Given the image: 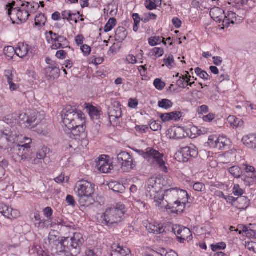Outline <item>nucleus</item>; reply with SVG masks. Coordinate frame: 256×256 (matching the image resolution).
Returning a JSON list of instances; mask_svg holds the SVG:
<instances>
[{
    "instance_id": "obj_18",
    "label": "nucleus",
    "mask_w": 256,
    "mask_h": 256,
    "mask_svg": "<svg viewBox=\"0 0 256 256\" xmlns=\"http://www.w3.org/2000/svg\"><path fill=\"white\" fill-rule=\"evenodd\" d=\"M241 18L237 16L236 14L232 11L225 12L222 22V25L224 27H228L230 24L240 22Z\"/></svg>"
},
{
    "instance_id": "obj_24",
    "label": "nucleus",
    "mask_w": 256,
    "mask_h": 256,
    "mask_svg": "<svg viewBox=\"0 0 256 256\" xmlns=\"http://www.w3.org/2000/svg\"><path fill=\"white\" fill-rule=\"evenodd\" d=\"M225 12L218 7L212 8L210 12L211 18L217 22H223Z\"/></svg>"
},
{
    "instance_id": "obj_40",
    "label": "nucleus",
    "mask_w": 256,
    "mask_h": 256,
    "mask_svg": "<svg viewBox=\"0 0 256 256\" xmlns=\"http://www.w3.org/2000/svg\"><path fill=\"white\" fill-rule=\"evenodd\" d=\"M218 137L216 135H211L209 136L207 143L211 148H218Z\"/></svg>"
},
{
    "instance_id": "obj_26",
    "label": "nucleus",
    "mask_w": 256,
    "mask_h": 256,
    "mask_svg": "<svg viewBox=\"0 0 256 256\" xmlns=\"http://www.w3.org/2000/svg\"><path fill=\"white\" fill-rule=\"evenodd\" d=\"M181 153L182 156L187 159H188V157H195L198 154L197 150L192 144L182 148Z\"/></svg>"
},
{
    "instance_id": "obj_12",
    "label": "nucleus",
    "mask_w": 256,
    "mask_h": 256,
    "mask_svg": "<svg viewBox=\"0 0 256 256\" xmlns=\"http://www.w3.org/2000/svg\"><path fill=\"white\" fill-rule=\"evenodd\" d=\"M96 168L102 173L107 174L113 168V164L110 156L102 155L96 160Z\"/></svg>"
},
{
    "instance_id": "obj_3",
    "label": "nucleus",
    "mask_w": 256,
    "mask_h": 256,
    "mask_svg": "<svg viewBox=\"0 0 256 256\" xmlns=\"http://www.w3.org/2000/svg\"><path fill=\"white\" fill-rule=\"evenodd\" d=\"M95 186L86 180L78 182L76 184L74 192L78 198L82 206H88L95 202Z\"/></svg>"
},
{
    "instance_id": "obj_7",
    "label": "nucleus",
    "mask_w": 256,
    "mask_h": 256,
    "mask_svg": "<svg viewBox=\"0 0 256 256\" xmlns=\"http://www.w3.org/2000/svg\"><path fill=\"white\" fill-rule=\"evenodd\" d=\"M32 143L31 138L20 134L15 143V148L18 155L22 160H26L30 162L32 152L31 150L30 144Z\"/></svg>"
},
{
    "instance_id": "obj_61",
    "label": "nucleus",
    "mask_w": 256,
    "mask_h": 256,
    "mask_svg": "<svg viewBox=\"0 0 256 256\" xmlns=\"http://www.w3.org/2000/svg\"><path fill=\"white\" fill-rule=\"evenodd\" d=\"M67 53L63 50H58L56 54V56L58 58L64 60L66 58Z\"/></svg>"
},
{
    "instance_id": "obj_1",
    "label": "nucleus",
    "mask_w": 256,
    "mask_h": 256,
    "mask_svg": "<svg viewBox=\"0 0 256 256\" xmlns=\"http://www.w3.org/2000/svg\"><path fill=\"white\" fill-rule=\"evenodd\" d=\"M61 116L64 125L72 131L74 136L84 134L85 117L84 113L76 108L68 106L62 112Z\"/></svg>"
},
{
    "instance_id": "obj_55",
    "label": "nucleus",
    "mask_w": 256,
    "mask_h": 256,
    "mask_svg": "<svg viewBox=\"0 0 256 256\" xmlns=\"http://www.w3.org/2000/svg\"><path fill=\"white\" fill-rule=\"evenodd\" d=\"M4 76L6 78L8 82L13 81L14 75L12 70H6L4 72Z\"/></svg>"
},
{
    "instance_id": "obj_30",
    "label": "nucleus",
    "mask_w": 256,
    "mask_h": 256,
    "mask_svg": "<svg viewBox=\"0 0 256 256\" xmlns=\"http://www.w3.org/2000/svg\"><path fill=\"white\" fill-rule=\"evenodd\" d=\"M90 116L93 120H98L100 115L101 111L96 107L88 104L86 107Z\"/></svg>"
},
{
    "instance_id": "obj_16",
    "label": "nucleus",
    "mask_w": 256,
    "mask_h": 256,
    "mask_svg": "<svg viewBox=\"0 0 256 256\" xmlns=\"http://www.w3.org/2000/svg\"><path fill=\"white\" fill-rule=\"evenodd\" d=\"M0 213L10 219L17 218L20 216V214L18 210L13 209L9 206L4 203H0Z\"/></svg>"
},
{
    "instance_id": "obj_10",
    "label": "nucleus",
    "mask_w": 256,
    "mask_h": 256,
    "mask_svg": "<svg viewBox=\"0 0 256 256\" xmlns=\"http://www.w3.org/2000/svg\"><path fill=\"white\" fill-rule=\"evenodd\" d=\"M118 162L121 165V169L124 172H128L136 166V162L129 153L123 151L117 154Z\"/></svg>"
},
{
    "instance_id": "obj_32",
    "label": "nucleus",
    "mask_w": 256,
    "mask_h": 256,
    "mask_svg": "<svg viewBox=\"0 0 256 256\" xmlns=\"http://www.w3.org/2000/svg\"><path fill=\"white\" fill-rule=\"evenodd\" d=\"M25 5L26 8V10H28V14L35 12L40 8V4L34 2H27L26 4H23L22 6L24 7Z\"/></svg>"
},
{
    "instance_id": "obj_49",
    "label": "nucleus",
    "mask_w": 256,
    "mask_h": 256,
    "mask_svg": "<svg viewBox=\"0 0 256 256\" xmlns=\"http://www.w3.org/2000/svg\"><path fill=\"white\" fill-rule=\"evenodd\" d=\"M154 86L159 90H162L166 86V83L160 78H156L154 82Z\"/></svg>"
},
{
    "instance_id": "obj_48",
    "label": "nucleus",
    "mask_w": 256,
    "mask_h": 256,
    "mask_svg": "<svg viewBox=\"0 0 256 256\" xmlns=\"http://www.w3.org/2000/svg\"><path fill=\"white\" fill-rule=\"evenodd\" d=\"M226 244L224 242H220L216 244L211 245V248L212 251L216 252L218 250H224L226 248Z\"/></svg>"
},
{
    "instance_id": "obj_23",
    "label": "nucleus",
    "mask_w": 256,
    "mask_h": 256,
    "mask_svg": "<svg viewBox=\"0 0 256 256\" xmlns=\"http://www.w3.org/2000/svg\"><path fill=\"white\" fill-rule=\"evenodd\" d=\"M31 48L26 43L19 42L16 48V54L20 58H24L30 52Z\"/></svg>"
},
{
    "instance_id": "obj_53",
    "label": "nucleus",
    "mask_w": 256,
    "mask_h": 256,
    "mask_svg": "<svg viewBox=\"0 0 256 256\" xmlns=\"http://www.w3.org/2000/svg\"><path fill=\"white\" fill-rule=\"evenodd\" d=\"M145 6L148 10L156 9L158 6L152 0H146L145 2Z\"/></svg>"
},
{
    "instance_id": "obj_19",
    "label": "nucleus",
    "mask_w": 256,
    "mask_h": 256,
    "mask_svg": "<svg viewBox=\"0 0 256 256\" xmlns=\"http://www.w3.org/2000/svg\"><path fill=\"white\" fill-rule=\"evenodd\" d=\"M167 136L170 139H182L185 137L184 129L180 126H174L168 130Z\"/></svg>"
},
{
    "instance_id": "obj_35",
    "label": "nucleus",
    "mask_w": 256,
    "mask_h": 256,
    "mask_svg": "<svg viewBox=\"0 0 256 256\" xmlns=\"http://www.w3.org/2000/svg\"><path fill=\"white\" fill-rule=\"evenodd\" d=\"M164 54V49L162 48H154L150 51V56L152 59H156L163 56Z\"/></svg>"
},
{
    "instance_id": "obj_44",
    "label": "nucleus",
    "mask_w": 256,
    "mask_h": 256,
    "mask_svg": "<svg viewBox=\"0 0 256 256\" xmlns=\"http://www.w3.org/2000/svg\"><path fill=\"white\" fill-rule=\"evenodd\" d=\"M229 172L236 178H239L242 174V170L238 166H234L230 168Z\"/></svg>"
},
{
    "instance_id": "obj_63",
    "label": "nucleus",
    "mask_w": 256,
    "mask_h": 256,
    "mask_svg": "<svg viewBox=\"0 0 256 256\" xmlns=\"http://www.w3.org/2000/svg\"><path fill=\"white\" fill-rule=\"evenodd\" d=\"M138 102L136 99L130 98L128 100V106L132 108H136L138 106Z\"/></svg>"
},
{
    "instance_id": "obj_33",
    "label": "nucleus",
    "mask_w": 256,
    "mask_h": 256,
    "mask_svg": "<svg viewBox=\"0 0 256 256\" xmlns=\"http://www.w3.org/2000/svg\"><path fill=\"white\" fill-rule=\"evenodd\" d=\"M228 122L234 128L240 126L243 124L242 120L234 116H230L228 118Z\"/></svg>"
},
{
    "instance_id": "obj_59",
    "label": "nucleus",
    "mask_w": 256,
    "mask_h": 256,
    "mask_svg": "<svg viewBox=\"0 0 256 256\" xmlns=\"http://www.w3.org/2000/svg\"><path fill=\"white\" fill-rule=\"evenodd\" d=\"M208 108L206 105H202L198 108L197 112L199 114H204L208 112Z\"/></svg>"
},
{
    "instance_id": "obj_20",
    "label": "nucleus",
    "mask_w": 256,
    "mask_h": 256,
    "mask_svg": "<svg viewBox=\"0 0 256 256\" xmlns=\"http://www.w3.org/2000/svg\"><path fill=\"white\" fill-rule=\"evenodd\" d=\"M49 148L44 146L38 152L36 156L32 152L30 163L34 164H38L41 163L42 160L46 158V156L49 153Z\"/></svg>"
},
{
    "instance_id": "obj_39",
    "label": "nucleus",
    "mask_w": 256,
    "mask_h": 256,
    "mask_svg": "<svg viewBox=\"0 0 256 256\" xmlns=\"http://www.w3.org/2000/svg\"><path fill=\"white\" fill-rule=\"evenodd\" d=\"M218 149L221 150L228 146L230 143V140L225 136L222 135L218 136Z\"/></svg>"
},
{
    "instance_id": "obj_6",
    "label": "nucleus",
    "mask_w": 256,
    "mask_h": 256,
    "mask_svg": "<svg viewBox=\"0 0 256 256\" xmlns=\"http://www.w3.org/2000/svg\"><path fill=\"white\" fill-rule=\"evenodd\" d=\"M136 151L150 164L158 166L163 172H166L167 168L163 160V154L158 151L150 148H147L145 151L140 150Z\"/></svg>"
},
{
    "instance_id": "obj_13",
    "label": "nucleus",
    "mask_w": 256,
    "mask_h": 256,
    "mask_svg": "<svg viewBox=\"0 0 256 256\" xmlns=\"http://www.w3.org/2000/svg\"><path fill=\"white\" fill-rule=\"evenodd\" d=\"M8 14L14 23H18L16 22L17 20L20 22H25L29 16L28 10L24 9L10 8L8 10Z\"/></svg>"
},
{
    "instance_id": "obj_17",
    "label": "nucleus",
    "mask_w": 256,
    "mask_h": 256,
    "mask_svg": "<svg viewBox=\"0 0 256 256\" xmlns=\"http://www.w3.org/2000/svg\"><path fill=\"white\" fill-rule=\"evenodd\" d=\"M178 188H171L166 190L164 193V200L168 202L166 206L167 209H170V205H175V202L177 200Z\"/></svg>"
},
{
    "instance_id": "obj_52",
    "label": "nucleus",
    "mask_w": 256,
    "mask_h": 256,
    "mask_svg": "<svg viewBox=\"0 0 256 256\" xmlns=\"http://www.w3.org/2000/svg\"><path fill=\"white\" fill-rule=\"evenodd\" d=\"M193 188L195 191L202 192L206 190V186L204 184L200 182H196L194 184Z\"/></svg>"
},
{
    "instance_id": "obj_5",
    "label": "nucleus",
    "mask_w": 256,
    "mask_h": 256,
    "mask_svg": "<svg viewBox=\"0 0 256 256\" xmlns=\"http://www.w3.org/2000/svg\"><path fill=\"white\" fill-rule=\"evenodd\" d=\"M162 179L156 177L149 178L145 186L146 194L151 200L156 202L164 200V192L162 191Z\"/></svg>"
},
{
    "instance_id": "obj_37",
    "label": "nucleus",
    "mask_w": 256,
    "mask_h": 256,
    "mask_svg": "<svg viewBox=\"0 0 256 256\" xmlns=\"http://www.w3.org/2000/svg\"><path fill=\"white\" fill-rule=\"evenodd\" d=\"M164 64L162 65V66H166V67L169 68H172L174 67V57L172 55H166L164 59Z\"/></svg>"
},
{
    "instance_id": "obj_57",
    "label": "nucleus",
    "mask_w": 256,
    "mask_h": 256,
    "mask_svg": "<svg viewBox=\"0 0 256 256\" xmlns=\"http://www.w3.org/2000/svg\"><path fill=\"white\" fill-rule=\"evenodd\" d=\"M150 128L154 131L158 130L161 128V125L158 122L156 121L152 122L150 124Z\"/></svg>"
},
{
    "instance_id": "obj_31",
    "label": "nucleus",
    "mask_w": 256,
    "mask_h": 256,
    "mask_svg": "<svg viewBox=\"0 0 256 256\" xmlns=\"http://www.w3.org/2000/svg\"><path fill=\"white\" fill-rule=\"evenodd\" d=\"M122 116V112L120 107L112 108L110 110L109 116L110 120L120 118Z\"/></svg>"
},
{
    "instance_id": "obj_34",
    "label": "nucleus",
    "mask_w": 256,
    "mask_h": 256,
    "mask_svg": "<svg viewBox=\"0 0 256 256\" xmlns=\"http://www.w3.org/2000/svg\"><path fill=\"white\" fill-rule=\"evenodd\" d=\"M244 166L246 173V176L253 180H256V171L254 168L248 164H244Z\"/></svg>"
},
{
    "instance_id": "obj_36",
    "label": "nucleus",
    "mask_w": 256,
    "mask_h": 256,
    "mask_svg": "<svg viewBox=\"0 0 256 256\" xmlns=\"http://www.w3.org/2000/svg\"><path fill=\"white\" fill-rule=\"evenodd\" d=\"M50 222H51L48 219H41L38 222H36L34 226L39 229H47L51 225Z\"/></svg>"
},
{
    "instance_id": "obj_50",
    "label": "nucleus",
    "mask_w": 256,
    "mask_h": 256,
    "mask_svg": "<svg viewBox=\"0 0 256 256\" xmlns=\"http://www.w3.org/2000/svg\"><path fill=\"white\" fill-rule=\"evenodd\" d=\"M43 213L44 216L51 222L52 219V216L53 214L52 208L49 206L46 207L44 209Z\"/></svg>"
},
{
    "instance_id": "obj_28",
    "label": "nucleus",
    "mask_w": 256,
    "mask_h": 256,
    "mask_svg": "<svg viewBox=\"0 0 256 256\" xmlns=\"http://www.w3.org/2000/svg\"><path fill=\"white\" fill-rule=\"evenodd\" d=\"M62 17L64 20H67L69 22H74L76 23L79 18V13H74L69 10H66L62 12Z\"/></svg>"
},
{
    "instance_id": "obj_29",
    "label": "nucleus",
    "mask_w": 256,
    "mask_h": 256,
    "mask_svg": "<svg viewBox=\"0 0 256 256\" xmlns=\"http://www.w3.org/2000/svg\"><path fill=\"white\" fill-rule=\"evenodd\" d=\"M130 253V250L128 248L118 245L116 248L112 250L111 256H129Z\"/></svg>"
},
{
    "instance_id": "obj_22",
    "label": "nucleus",
    "mask_w": 256,
    "mask_h": 256,
    "mask_svg": "<svg viewBox=\"0 0 256 256\" xmlns=\"http://www.w3.org/2000/svg\"><path fill=\"white\" fill-rule=\"evenodd\" d=\"M144 224L146 230L150 233L157 234H162L165 231V228L161 224L145 223Z\"/></svg>"
},
{
    "instance_id": "obj_56",
    "label": "nucleus",
    "mask_w": 256,
    "mask_h": 256,
    "mask_svg": "<svg viewBox=\"0 0 256 256\" xmlns=\"http://www.w3.org/2000/svg\"><path fill=\"white\" fill-rule=\"evenodd\" d=\"M66 201L68 206L73 208L76 206V203L73 196L70 194L68 195L66 197Z\"/></svg>"
},
{
    "instance_id": "obj_9",
    "label": "nucleus",
    "mask_w": 256,
    "mask_h": 256,
    "mask_svg": "<svg viewBox=\"0 0 256 256\" xmlns=\"http://www.w3.org/2000/svg\"><path fill=\"white\" fill-rule=\"evenodd\" d=\"M20 134L8 130L0 131V148L8 150L14 144Z\"/></svg>"
},
{
    "instance_id": "obj_46",
    "label": "nucleus",
    "mask_w": 256,
    "mask_h": 256,
    "mask_svg": "<svg viewBox=\"0 0 256 256\" xmlns=\"http://www.w3.org/2000/svg\"><path fill=\"white\" fill-rule=\"evenodd\" d=\"M195 72L197 76H198L200 78L204 80H208L210 78L209 75L207 74V72L203 70H202L200 68H195Z\"/></svg>"
},
{
    "instance_id": "obj_62",
    "label": "nucleus",
    "mask_w": 256,
    "mask_h": 256,
    "mask_svg": "<svg viewBox=\"0 0 256 256\" xmlns=\"http://www.w3.org/2000/svg\"><path fill=\"white\" fill-rule=\"evenodd\" d=\"M162 255L164 256H178V254L175 251L172 250H163L162 251Z\"/></svg>"
},
{
    "instance_id": "obj_60",
    "label": "nucleus",
    "mask_w": 256,
    "mask_h": 256,
    "mask_svg": "<svg viewBox=\"0 0 256 256\" xmlns=\"http://www.w3.org/2000/svg\"><path fill=\"white\" fill-rule=\"evenodd\" d=\"M80 49L85 56H88L91 52L90 47L86 44L82 45Z\"/></svg>"
},
{
    "instance_id": "obj_14",
    "label": "nucleus",
    "mask_w": 256,
    "mask_h": 256,
    "mask_svg": "<svg viewBox=\"0 0 256 256\" xmlns=\"http://www.w3.org/2000/svg\"><path fill=\"white\" fill-rule=\"evenodd\" d=\"M38 112L34 110H28L27 112H22L19 115V119L23 122L26 127L32 128H34L33 124L38 119Z\"/></svg>"
},
{
    "instance_id": "obj_15",
    "label": "nucleus",
    "mask_w": 256,
    "mask_h": 256,
    "mask_svg": "<svg viewBox=\"0 0 256 256\" xmlns=\"http://www.w3.org/2000/svg\"><path fill=\"white\" fill-rule=\"evenodd\" d=\"M46 79L50 82L58 78L60 76V70L56 64H52L44 70Z\"/></svg>"
},
{
    "instance_id": "obj_27",
    "label": "nucleus",
    "mask_w": 256,
    "mask_h": 256,
    "mask_svg": "<svg viewBox=\"0 0 256 256\" xmlns=\"http://www.w3.org/2000/svg\"><path fill=\"white\" fill-rule=\"evenodd\" d=\"M244 144L248 148H256V134H249L244 136L242 138Z\"/></svg>"
},
{
    "instance_id": "obj_45",
    "label": "nucleus",
    "mask_w": 256,
    "mask_h": 256,
    "mask_svg": "<svg viewBox=\"0 0 256 256\" xmlns=\"http://www.w3.org/2000/svg\"><path fill=\"white\" fill-rule=\"evenodd\" d=\"M149 44L152 46L158 45L162 42V38L159 36L150 37L148 40Z\"/></svg>"
},
{
    "instance_id": "obj_41",
    "label": "nucleus",
    "mask_w": 256,
    "mask_h": 256,
    "mask_svg": "<svg viewBox=\"0 0 256 256\" xmlns=\"http://www.w3.org/2000/svg\"><path fill=\"white\" fill-rule=\"evenodd\" d=\"M158 106L160 108L168 110L172 106L173 104L171 100H169L162 99L158 102Z\"/></svg>"
},
{
    "instance_id": "obj_42",
    "label": "nucleus",
    "mask_w": 256,
    "mask_h": 256,
    "mask_svg": "<svg viewBox=\"0 0 256 256\" xmlns=\"http://www.w3.org/2000/svg\"><path fill=\"white\" fill-rule=\"evenodd\" d=\"M4 52L6 56L12 58L14 54H16V49L12 46H6L4 50Z\"/></svg>"
},
{
    "instance_id": "obj_25",
    "label": "nucleus",
    "mask_w": 256,
    "mask_h": 256,
    "mask_svg": "<svg viewBox=\"0 0 256 256\" xmlns=\"http://www.w3.org/2000/svg\"><path fill=\"white\" fill-rule=\"evenodd\" d=\"M182 116V114L180 112H173L170 113L162 114L160 118L163 122H167L170 120L177 121Z\"/></svg>"
},
{
    "instance_id": "obj_11",
    "label": "nucleus",
    "mask_w": 256,
    "mask_h": 256,
    "mask_svg": "<svg viewBox=\"0 0 256 256\" xmlns=\"http://www.w3.org/2000/svg\"><path fill=\"white\" fill-rule=\"evenodd\" d=\"M172 231L176 236L178 240L180 243H184L185 241L189 242L192 240L191 231L186 227L178 224L174 225Z\"/></svg>"
},
{
    "instance_id": "obj_64",
    "label": "nucleus",
    "mask_w": 256,
    "mask_h": 256,
    "mask_svg": "<svg viewBox=\"0 0 256 256\" xmlns=\"http://www.w3.org/2000/svg\"><path fill=\"white\" fill-rule=\"evenodd\" d=\"M245 236L248 238L256 237V231L252 230L250 228H248V230Z\"/></svg>"
},
{
    "instance_id": "obj_2",
    "label": "nucleus",
    "mask_w": 256,
    "mask_h": 256,
    "mask_svg": "<svg viewBox=\"0 0 256 256\" xmlns=\"http://www.w3.org/2000/svg\"><path fill=\"white\" fill-rule=\"evenodd\" d=\"M84 239L81 234L76 232L70 238H64L54 242L53 251L60 256H76L80 252V246Z\"/></svg>"
},
{
    "instance_id": "obj_54",
    "label": "nucleus",
    "mask_w": 256,
    "mask_h": 256,
    "mask_svg": "<svg viewBox=\"0 0 256 256\" xmlns=\"http://www.w3.org/2000/svg\"><path fill=\"white\" fill-rule=\"evenodd\" d=\"M230 80V76L226 73H222L220 76L216 77V80L219 83L222 82L223 81H229Z\"/></svg>"
},
{
    "instance_id": "obj_47",
    "label": "nucleus",
    "mask_w": 256,
    "mask_h": 256,
    "mask_svg": "<svg viewBox=\"0 0 256 256\" xmlns=\"http://www.w3.org/2000/svg\"><path fill=\"white\" fill-rule=\"evenodd\" d=\"M232 194L235 196H240L244 194V190L240 188L239 184H234L232 188Z\"/></svg>"
},
{
    "instance_id": "obj_51",
    "label": "nucleus",
    "mask_w": 256,
    "mask_h": 256,
    "mask_svg": "<svg viewBox=\"0 0 256 256\" xmlns=\"http://www.w3.org/2000/svg\"><path fill=\"white\" fill-rule=\"evenodd\" d=\"M245 246L249 250L256 254V242H246Z\"/></svg>"
},
{
    "instance_id": "obj_58",
    "label": "nucleus",
    "mask_w": 256,
    "mask_h": 256,
    "mask_svg": "<svg viewBox=\"0 0 256 256\" xmlns=\"http://www.w3.org/2000/svg\"><path fill=\"white\" fill-rule=\"evenodd\" d=\"M126 62L131 64H136L138 62V60H136V56L132 54H129L126 57Z\"/></svg>"
},
{
    "instance_id": "obj_21",
    "label": "nucleus",
    "mask_w": 256,
    "mask_h": 256,
    "mask_svg": "<svg viewBox=\"0 0 256 256\" xmlns=\"http://www.w3.org/2000/svg\"><path fill=\"white\" fill-rule=\"evenodd\" d=\"M177 200L175 202V205L177 206H182L184 208L186 204L188 202V192L178 188Z\"/></svg>"
},
{
    "instance_id": "obj_4",
    "label": "nucleus",
    "mask_w": 256,
    "mask_h": 256,
    "mask_svg": "<svg viewBox=\"0 0 256 256\" xmlns=\"http://www.w3.org/2000/svg\"><path fill=\"white\" fill-rule=\"evenodd\" d=\"M126 212L125 206L121 203L117 204L114 207L106 209L102 214L100 220L108 226H114L124 220Z\"/></svg>"
},
{
    "instance_id": "obj_8",
    "label": "nucleus",
    "mask_w": 256,
    "mask_h": 256,
    "mask_svg": "<svg viewBox=\"0 0 256 256\" xmlns=\"http://www.w3.org/2000/svg\"><path fill=\"white\" fill-rule=\"evenodd\" d=\"M46 39L52 50L64 48L68 46L69 43L66 38L52 31L46 34Z\"/></svg>"
},
{
    "instance_id": "obj_43",
    "label": "nucleus",
    "mask_w": 256,
    "mask_h": 256,
    "mask_svg": "<svg viewBox=\"0 0 256 256\" xmlns=\"http://www.w3.org/2000/svg\"><path fill=\"white\" fill-rule=\"evenodd\" d=\"M116 20L114 18H110L106 26L104 27V30L106 32H109L112 30V29L116 25Z\"/></svg>"
},
{
    "instance_id": "obj_38",
    "label": "nucleus",
    "mask_w": 256,
    "mask_h": 256,
    "mask_svg": "<svg viewBox=\"0 0 256 256\" xmlns=\"http://www.w3.org/2000/svg\"><path fill=\"white\" fill-rule=\"evenodd\" d=\"M46 22V18L44 14H39L35 18V24L36 26H42L45 25Z\"/></svg>"
}]
</instances>
